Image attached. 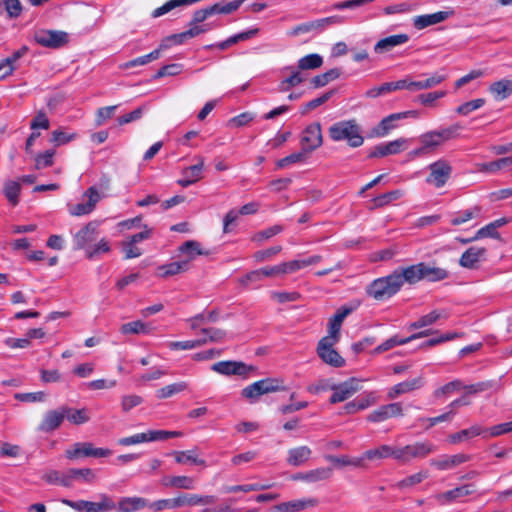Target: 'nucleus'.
I'll return each instance as SVG.
<instances>
[{
    "label": "nucleus",
    "mask_w": 512,
    "mask_h": 512,
    "mask_svg": "<svg viewBox=\"0 0 512 512\" xmlns=\"http://www.w3.org/2000/svg\"><path fill=\"white\" fill-rule=\"evenodd\" d=\"M211 369L221 375H237L242 378H248L250 373L256 371V367L253 365H247L242 361H219L211 366Z\"/></svg>",
    "instance_id": "7"
},
{
    "label": "nucleus",
    "mask_w": 512,
    "mask_h": 512,
    "mask_svg": "<svg viewBox=\"0 0 512 512\" xmlns=\"http://www.w3.org/2000/svg\"><path fill=\"white\" fill-rule=\"evenodd\" d=\"M341 70L339 68H333L325 73L314 76L311 79L313 88H321L327 85L329 82L336 80L340 77Z\"/></svg>",
    "instance_id": "42"
},
{
    "label": "nucleus",
    "mask_w": 512,
    "mask_h": 512,
    "mask_svg": "<svg viewBox=\"0 0 512 512\" xmlns=\"http://www.w3.org/2000/svg\"><path fill=\"white\" fill-rule=\"evenodd\" d=\"M334 94V90H330L326 93H324L323 95L315 98V99H312L310 100L309 102H307L303 108V110L301 111L302 114H305L307 113L308 111H311V110H314L316 109L317 107L323 105L324 103H326Z\"/></svg>",
    "instance_id": "62"
},
{
    "label": "nucleus",
    "mask_w": 512,
    "mask_h": 512,
    "mask_svg": "<svg viewBox=\"0 0 512 512\" xmlns=\"http://www.w3.org/2000/svg\"><path fill=\"white\" fill-rule=\"evenodd\" d=\"M283 381L278 378H265L256 381L241 391V396L247 399L250 403H255L259 400L260 396L268 393L285 390Z\"/></svg>",
    "instance_id": "3"
},
{
    "label": "nucleus",
    "mask_w": 512,
    "mask_h": 512,
    "mask_svg": "<svg viewBox=\"0 0 512 512\" xmlns=\"http://www.w3.org/2000/svg\"><path fill=\"white\" fill-rule=\"evenodd\" d=\"M151 331L148 324L141 320L132 321L129 323L122 324L120 332L124 335L128 334H149Z\"/></svg>",
    "instance_id": "44"
},
{
    "label": "nucleus",
    "mask_w": 512,
    "mask_h": 512,
    "mask_svg": "<svg viewBox=\"0 0 512 512\" xmlns=\"http://www.w3.org/2000/svg\"><path fill=\"white\" fill-rule=\"evenodd\" d=\"M187 387L188 385L186 382L173 383L157 390L156 395L159 399H166L173 396L174 394L186 390Z\"/></svg>",
    "instance_id": "49"
},
{
    "label": "nucleus",
    "mask_w": 512,
    "mask_h": 512,
    "mask_svg": "<svg viewBox=\"0 0 512 512\" xmlns=\"http://www.w3.org/2000/svg\"><path fill=\"white\" fill-rule=\"evenodd\" d=\"M419 140L421 144H424L425 148H427L429 152L442 145V143L439 141V138L436 136V132L434 131H429L422 134Z\"/></svg>",
    "instance_id": "63"
},
{
    "label": "nucleus",
    "mask_w": 512,
    "mask_h": 512,
    "mask_svg": "<svg viewBox=\"0 0 512 512\" xmlns=\"http://www.w3.org/2000/svg\"><path fill=\"white\" fill-rule=\"evenodd\" d=\"M318 500L315 498L292 500L283 502L274 507L275 512H299L307 508L315 507Z\"/></svg>",
    "instance_id": "24"
},
{
    "label": "nucleus",
    "mask_w": 512,
    "mask_h": 512,
    "mask_svg": "<svg viewBox=\"0 0 512 512\" xmlns=\"http://www.w3.org/2000/svg\"><path fill=\"white\" fill-rule=\"evenodd\" d=\"M446 95V91H434L425 94H420L416 97V101L424 106H432L433 103L443 98Z\"/></svg>",
    "instance_id": "64"
},
{
    "label": "nucleus",
    "mask_w": 512,
    "mask_h": 512,
    "mask_svg": "<svg viewBox=\"0 0 512 512\" xmlns=\"http://www.w3.org/2000/svg\"><path fill=\"white\" fill-rule=\"evenodd\" d=\"M100 502L88 501L86 512H108L116 507L115 502L106 494L100 496Z\"/></svg>",
    "instance_id": "41"
},
{
    "label": "nucleus",
    "mask_w": 512,
    "mask_h": 512,
    "mask_svg": "<svg viewBox=\"0 0 512 512\" xmlns=\"http://www.w3.org/2000/svg\"><path fill=\"white\" fill-rule=\"evenodd\" d=\"M182 68V64L178 63L164 65L153 76V79H159L165 76H176L181 73Z\"/></svg>",
    "instance_id": "61"
},
{
    "label": "nucleus",
    "mask_w": 512,
    "mask_h": 512,
    "mask_svg": "<svg viewBox=\"0 0 512 512\" xmlns=\"http://www.w3.org/2000/svg\"><path fill=\"white\" fill-rule=\"evenodd\" d=\"M471 459L470 455L459 453L452 456H442L439 459H432L430 465L438 470H448Z\"/></svg>",
    "instance_id": "25"
},
{
    "label": "nucleus",
    "mask_w": 512,
    "mask_h": 512,
    "mask_svg": "<svg viewBox=\"0 0 512 512\" xmlns=\"http://www.w3.org/2000/svg\"><path fill=\"white\" fill-rule=\"evenodd\" d=\"M178 251L184 254L187 257L185 260H189V262L199 255L207 256L210 254V251L202 249L200 242L196 240L185 241L179 246Z\"/></svg>",
    "instance_id": "29"
},
{
    "label": "nucleus",
    "mask_w": 512,
    "mask_h": 512,
    "mask_svg": "<svg viewBox=\"0 0 512 512\" xmlns=\"http://www.w3.org/2000/svg\"><path fill=\"white\" fill-rule=\"evenodd\" d=\"M461 389H463L462 382L460 380H454L436 389L434 391V396L436 398H440L442 396L450 395L454 391H458Z\"/></svg>",
    "instance_id": "60"
},
{
    "label": "nucleus",
    "mask_w": 512,
    "mask_h": 512,
    "mask_svg": "<svg viewBox=\"0 0 512 512\" xmlns=\"http://www.w3.org/2000/svg\"><path fill=\"white\" fill-rule=\"evenodd\" d=\"M429 175L426 178V183L433 185L436 188L443 187L450 179L452 174V166L445 159H439L429 164Z\"/></svg>",
    "instance_id": "6"
},
{
    "label": "nucleus",
    "mask_w": 512,
    "mask_h": 512,
    "mask_svg": "<svg viewBox=\"0 0 512 512\" xmlns=\"http://www.w3.org/2000/svg\"><path fill=\"white\" fill-rule=\"evenodd\" d=\"M486 249L482 247L472 246L463 252L459 259V264L463 268L475 269L478 262L484 258Z\"/></svg>",
    "instance_id": "22"
},
{
    "label": "nucleus",
    "mask_w": 512,
    "mask_h": 512,
    "mask_svg": "<svg viewBox=\"0 0 512 512\" xmlns=\"http://www.w3.org/2000/svg\"><path fill=\"white\" fill-rule=\"evenodd\" d=\"M21 186L17 181H7L3 188V193L9 203L16 206L19 203V194Z\"/></svg>",
    "instance_id": "46"
},
{
    "label": "nucleus",
    "mask_w": 512,
    "mask_h": 512,
    "mask_svg": "<svg viewBox=\"0 0 512 512\" xmlns=\"http://www.w3.org/2000/svg\"><path fill=\"white\" fill-rule=\"evenodd\" d=\"M329 389L333 391L330 397L331 404L343 402L360 390V381L352 377L342 383L331 385Z\"/></svg>",
    "instance_id": "11"
},
{
    "label": "nucleus",
    "mask_w": 512,
    "mask_h": 512,
    "mask_svg": "<svg viewBox=\"0 0 512 512\" xmlns=\"http://www.w3.org/2000/svg\"><path fill=\"white\" fill-rule=\"evenodd\" d=\"M174 456H175V461L178 464H185V463L191 462L196 465H202V466L206 465L205 460L197 458L193 450L176 451V452H174Z\"/></svg>",
    "instance_id": "50"
},
{
    "label": "nucleus",
    "mask_w": 512,
    "mask_h": 512,
    "mask_svg": "<svg viewBox=\"0 0 512 512\" xmlns=\"http://www.w3.org/2000/svg\"><path fill=\"white\" fill-rule=\"evenodd\" d=\"M405 143L406 140L400 138L388 143L378 144L369 151L368 158L385 157L388 155L398 154L402 151V146Z\"/></svg>",
    "instance_id": "20"
},
{
    "label": "nucleus",
    "mask_w": 512,
    "mask_h": 512,
    "mask_svg": "<svg viewBox=\"0 0 512 512\" xmlns=\"http://www.w3.org/2000/svg\"><path fill=\"white\" fill-rule=\"evenodd\" d=\"M512 165V157H503L495 161L481 163L478 165V170L481 172L495 173L503 168Z\"/></svg>",
    "instance_id": "43"
},
{
    "label": "nucleus",
    "mask_w": 512,
    "mask_h": 512,
    "mask_svg": "<svg viewBox=\"0 0 512 512\" xmlns=\"http://www.w3.org/2000/svg\"><path fill=\"white\" fill-rule=\"evenodd\" d=\"M434 450L435 446L430 442H416L404 447H396V460L406 464L416 458H425Z\"/></svg>",
    "instance_id": "5"
},
{
    "label": "nucleus",
    "mask_w": 512,
    "mask_h": 512,
    "mask_svg": "<svg viewBox=\"0 0 512 512\" xmlns=\"http://www.w3.org/2000/svg\"><path fill=\"white\" fill-rule=\"evenodd\" d=\"M430 333H431V330H425V331H421L416 334H413L407 338H400L398 335H394V336L390 337L389 339H387L386 341H384L383 343H381L380 345H378L372 351V353L373 354H381L385 351H388V350L394 348L397 345H404V344L411 342L414 339L426 337Z\"/></svg>",
    "instance_id": "18"
},
{
    "label": "nucleus",
    "mask_w": 512,
    "mask_h": 512,
    "mask_svg": "<svg viewBox=\"0 0 512 512\" xmlns=\"http://www.w3.org/2000/svg\"><path fill=\"white\" fill-rule=\"evenodd\" d=\"M309 158V153L301 148L300 151L292 153L276 161V169H284L292 164L305 163Z\"/></svg>",
    "instance_id": "35"
},
{
    "label": "nucleus",
    "mask_w": 512,
    "mask_h": 512,
    "mask_svg": "<svg viewBox=\"0 0 512 512\" xmlns=\"http://www.w3.org/2000/svg\"><path fill=\"white\" fill-rule=\"evenodd\" d=\"M443 317V314L437 310H433L430 313L420 317L417 321L412 322L409 325V329H419L422 327L430 326L436 323L440 318Z\"/></svg>",
    "instance_id": "47"
},
{
    "label": "nucleus",
    "mask_w": 512,
    "mask_h": 512,
    "mask_svg": "<svg viewBox=\"0 0 512 512\" xmlns=\"http://www.w3.org/2000/svg\"><path fill=\"white\" fill-rule=\"evenodd\" d=\"M304 81V78L301 76L300 72L294 71L292 74L286 79L282 80L279 84V91L286 92L291 87L297 86Z\"/></svg>",
    "instance_id": "57"
},
{
    "label": "nucleus",
    "mask_w": 512,
    "mask_h": 512,
    "mask_svg": "<svg viewBox=\"0 0 512 512\" xmlns=\"http://www.w3.org/2000/svg\"><path fill=\"white\" fill-rule=\"evenodd\" d=\"M421 266L422 263H418L406 268L396 269L393 272L394 278H397L396 281L399 282L400 289L404 283L415 284L420 280H423V271Z\"/></svg>",
    "instance_id": "16"
},
{
    "label": "nucleus",
    "mask_w": 512,
    "mask_h": 512,
    "mask_svg": "<svg viewBox=\"0 0 512 512\" xmlns=\"http://www.w3.org/2000/svg\"><path fill=\"white\" fill-rule=\"evenodd\" d=\"M100 222L97 220L88 222L73 237L74 249H87L96 240L99 234Z\"/></svg>",
    "instance_id": "13"
},
{
    "label": "nucleus",
    "mask_w": 512,
    "mask_h": 512,
    "mask_svg": "<svg viewBox=\"0 0 512 512\" xmlns=\"http://www.w3.org/2000/svg\"><path fill=\"white\" fill-rule=\"evenodd\" d=\"M149 431L145 433H138L132 436L123 437L118 440V444L121 446H130L144 442H150Z\"/></svg>",
    "instance_id": "59"
},
{
    "label": "nucleus",
    "mask_w": 512,
    "mask_h": 512,
    "mask_svg": "<svg viewBox=\"0 0 512 512\" xmlns=\"http://www.w3.org/2000/svg\"><path fill=\"white\" fill-rule=\"evenodd\" d=\"M64 412L63 405L56 409L46 411L37 426V431L50 434L59 429L65 420Z\"/></svg>",
    "instance_id": "12"
},
{
    "label": "nucleus",
    "mask_w": 512,
    "mask_h": 512,
    "mask_svg": "<svg viewBox=\"0 0 512 512\" xmlns=\"http://www.w3.org/2000/svg\"><path fill=\"white\" fill-rule=\"evenodd\" d=\"M76 138V133H67L62 129H57L51 133L50 142L55 144V146H62L73 141Z\"/></svg>",
    "instance_id": "52"
},
{
    "label": "nucleus",
    "mask_w": 512,
    "mask_h": 512,
    "mask_svg": "<svg viewBox=\"0 0 512 512\" xmlns=\"http://www.w3.org/2000/svg\"><path fill=\"white\" fill-rule=\"evenodd\" d=\"M402 196H403V191L398 190V189L378 195L371 200L370 209H375V208H380V207L386 206L389 203H391L395 200H398Z\"/></svg>",
    "instance_id": "40"
},
{
    "label": "nucleus",
    "mask_w": 512,
    "mask_h": 512,
    "mask_svg": "<svg viewBox=\"0 0 512 512\" xmlns=\"http://www.w3.org/2000/svg\"><path fill=\"white\" fill-rule=\"evenodd\" d=\"M424 79L413 81L412 80V92L433 88L441 84L446 79V75L435 72L432 75L426 77L425 74L421 75Z\"/></svg>",
    "instance_id": "28"
},
{
    "label": "nucleus",
    "mask_w": 512,
    "mask_h": 512,
    "mask_svg": "<svg viewBox=\"0 0 512 512\" xmlns=\"http://www.w3.org/2000/svg\"><path fill=\"white\" fill-rule=\"evenodd\" d=\"M300 143L309 154L319 148L322 145L321 125L318 122L308 125L302 132Z\"/></svg>",
    "instance_id": "14"
},
{
    "label": "nucleus",
    "mask_w": 512,
    "mask_h": 512,
    "mask_svg": "<svg viewBox=\"0 0 512 512\" xmlns=\"http://www.w3.org/2000/svg\"><path fill=\"white\" fill-rule=\"evenodd\" d=\"M422 263V271H423V279L435 282V281H441L446 278H448L449 273L446 269L440 268V267H432L428 264Z\"/></svg>",
    "instance_id": "37"
},
{
    "label": "nucleus",
    "mask_w": 512,
    "mask_h": 512,
    "mask_svg": "<svg viewBox=\"0 0 512 512\" xmlns=\"http://www.w3.org/2000/svg\"><path fill=\"white\" fill-rule=\"evenodd\" d=\"M311 454L312 451L308 446L292 448L288 451L287 462L288 464L297 467L308 461Z\"/></svg>",
    "instance_id": "32"
},
{
    "label": "nucleus",
    "mask_w": 512,
    "mask_h": 512,
    "mask_svg": "<svg viewBox=\"0 0 512 512\" xmlns=\"http://www.w3.org/2000/svg\"><path fill=\"white\" fill-rule=\"evenodd\" d=\"M166 48H168V45L165 43H161L158 49L153 50L149 54L128 61L125 64V68H133L140 65H146L151 61L157 60L160 57L161 50Z\"/></svg>",
    "instance_id": "38"
},
{
    "label": "nucleus",
    "mask_w": 512,
    "mask_h": 512,
    "mask_svg": "<svg viewBox=\"0 0 512 512\" xmlns=\"http://www.w3.org/2000/svg\"><path fill=\"white\" fill-rule=\"evenodd\" d=\"M366 459H384L392 457L396 460V447L389 445H381L378 448L367 450L364 453Z\"/></svg>",
    "instance_id": "39"
},
{
    "label": "nucleus",
    "mask_w": 512,
    "mask_h": 512,
    "mask_svg": "<svg viewBox=\"0 0 512 512\" xmlns=\"http://www.w3.org/2000/svg\"><path fill=\"white\" fill-rule=\"evenodd\" d=\"M149 502L142 497H124L118 502L120 512H134L149 507Z\"/></svg>",
    "instance_id": "31"
},
{
    "label": "nucleus",
    "mask_w": 512,
    "mask_h": 512,
    "mask_svg": "<svg viewBox=\"0 0 512 512\" xmlns=\"http://www.w3.org/2000/svg\"><path fill=\"white\" fill-rule=\"evenodd\" d=\"M485 104V99L478 98L465 102L457 107L456 112L460 115L466 116L474 110L481 108Z\"/></svg>",
    "instance_id": "56"
},
{
    "label": "nucleus",
    "mask_w": 512,
    "mask_h": 512,
    "mask_svg": "<svg viewBox=\"0 0 512 512\" xmlns=\"http://www.w3.org/2000/svg\"><path fill=\"white\" fill-rule=\"evenodd\" d=\"M63 410L65 411V418L74 425H82L90 420V415L86 408L73 409L63 405Z\"/></svg>",
    "instance_id": "34"
},
{
    "label": "nucleus",
    "mask_w": 512,
    "mask_h": 512,
    "mask_svg": "<svg viewBox=\"0 0 512 512\" xmlns=\"http://www.w3.org/2000/svg\"><path fill=\"white\" fill-rule=\"evenodd\" d=\"M207 343V340L173 341L168 344L171 350H191Z\"/></svg>",
    "instance_id": "55"
},
{
    "label": "nucleus",
    "mask_w": 512,
    "mask_h": 512,
    "mask_svg": "<svg viewBox=\"0 0 512 512\" xmlns=\"http://www.w3.org/2000/svg\"><path fill=\"white\" fill-rule=\"evenodd\" d=\"M409 41V36L405 33L390 35L388 37L380 39L374 45V52L377 54H383L391 51L397 46L403 45Z\"/></svg>",
    "instance_id": "21"
},
{
    "label": "nucleus",
    "mask_w": 512,
    "mask_h": 512,
    "mask_svg": "<svg viewBox=\"0 0 512 512\" xmlns=\"http://www.w3.org/2000/svg\"><path fill=\"white\" fill-rule=\"evenodd\" d=\"M403 416V407L400 402L382 405L368 414L369 422L378 423L386 421L393 417Z\"/></svg>",
    "instance_id": "15"
},
{
    "label": "nucleus",
    "mask_w": 512,
    "mask_h": 512,
    "mask_svg": "<svg viewBox=\"0 0 512 512\" xmlns=\"http://www.w3.org/2000/svg\"><path fill=\"white\" fill-rule=\"evenodd\" d=\"M423 386V379L422 377H417L411 380H406L403 382H400L393 387H391L387 392V398L388 399H395L398 396L420 389Z\"/></svg>",
    "instance_id": "23"
},
{
    "label": "nucleus",
    "mask_w": 512,
    "mask_h": 512,
    "mask_svg": "<svg viewBox=\"0 0 512 512\" xmlns=\"http://www.w3.org/2000/svg\"><path fill=\"white\" fill-rule=\"evenodd\" d=\"M472 488V484H466L460 487H456L455 489L446 491L444 493L437 494L435 498L441 505H444L447 503H451L460 497L472 494L474 491Z\"/></svg>",
    "instance_id": "27"
},
{
    "label": "nucleus",
    "mask_w": 512,
    "mask_h": 512,
    "mask_svg": "<svg viewBox=\"0 0 512 512\" xmlns=\"http://www.w3.org/2000/svg\"><path fill=\"white\" fill-rule=\"evenodd\" d=\"M55 150H46L35 156V169L41 170L51 167L54 164Z\"/></svg>",
    "instance_id": "51"
},
{
    "label": "nucleus",
    "mask_w": 512,
    "mask_h": 512,
    "mask_svg": "<svg viewBox=\"0 0 512 512\" xmlns=\"http://www.w3.org/2000/svg\"><path fill=\"white\" fill-rule=\"evenodd\" d=\"M338 342L319 340L316 348L318 357L327 365L340 368L345 365V359L333 348Z\"/></svg>",
    "instance_id": "9"
},
{
    "label": "nucleus",
    "mask_w": 512,
    "mask_h": 512,
    "mask_svg": "<svg viewBox=\"0 0 512 512\" xmlns=\"http://www.w3.org/2000/svg\"><path fill=\"white\" fill-rule=\"evenodd\" d=\"M481 212V208L479 206H474L470 209H467L465 211L457 212L453 215V217L450 220V223L453 226L461 225L465 222L470 221L471 219L477 217Z\"/></svg>",
    "instance_id": "45"
},
{
    "label": "nucleus",
    "mask_w": 512,
    "mask_h": 512,
    "mask_svg": "<svg viewBox=\"0 0 512 512\" xmlns=\"http://www.w3.org/2000/svg\"><path fill=\"white\" fill-rule=\"evenodd\" d=\"M323 58L319 54H308L298 61V68L301 70H312L321 67Z\"/></svg>",
    "instance_id": "48"
},
{
    "label": "nucleus",
    "mask_w": 512,
    "mask_h": 512,
    "mask_svg": "<svg viewBox=\"0 0 512 512\" xmlns=\"http://www.w3.org/2000/svg\"><path fill=\"white\" fill-rule=\"evenodd\" d=\"M461 128H462L461 125L453 124L447 128H442L440 130H434V132H436L437 138H439V141L443 144L444 142L457 137Z\"/></svg>",
    "instance_id": "54"
},
{
    "label": "nucleus",
    "mask_w": 512,
    "mask_h": 512,
    "mask_svg": "<svg viewBox=\"0 0 512 512\" xmlns=\"http://www.w3.org/2000/svg\"><path fill=\"white\" fill-rule=\"evenodd\" d=\"M394 278V274L375 279L366 288V293L377 301L388 299L395 295L399 290V282Z\"/></svg>",
    "instance_id": "4"
},
{
    "label": "nucleus",
    "mask_w": 512,
    "mask_h": 512,
    "mask_svg": "<svg viewBox=\"0 0 512 512\" xmlns=\"http://www.w3.org/2000/svg\"><path fill=\"white\" fill-rule=\"evenodd\" d=\"M397 113H393L383 118L379 124L373 129V134L377 137L386 136L391 130L397 127L396 122L401 120L400 118H394Z\"/></svg>",
    "instance_id": "36"
},
{
    "label": "nucleus",
    "mask_w": 512,
    "mask_h": 512,
    "mask_svg": "<svg viewBox=\"0 0 512 512\" xmlns=\"http://www.w3.org/2000/svg\"><path fill=\"white\" fill-rule=\"evenodd\" d=\"M489 92L498 101L508 98L512 94V80L501 79L492 83L489 86Z\"/></svg>",
    "instance_id": "30"
},
{
    "label": "nucleus",
    "mask_w": 512,
    "mask_h": 512,
    "mask_svg": "<svg viewBox=\"0 0 512 512\" xmlns=\"http://www.w3.org/2000/svg\"><path fill=\"white\" fill-rule=\"evenodd\" d=\"M109 251L110 246L108 241L101 239L97 244L87 247L86 256L88 259H94L99 254L107 253Z\"/></svg>",
    "instance_id": "58"
},
{
    "label": "nucleus",
    "mask_w": 512,
    "mask_h": 512,
    "mask_svg": "<svg viewBox=\"0 0 512 512\" xmlns=\"http://www.w3.org/2000/svg\"><path fill=\"white\" fill-rule=\"evenodd\" d=\"M112 451L108 448H94L90 442H78L71 448L67 449L65 455L68 459H76L79 457H108Z\"/></svg>",
    "instance_id": "8"
},
{
    "label": "nucleus",
    "mask_w": 512,
    "mask_h": 512,
    "mask_svg": "<svg viewBox=\"0 0 512 512\" xmlns=\"http://www.w3.org/2000/svg\"><path fill=\"white\" fill-rule=\"evenodd\" d=\"M34 40L42 47L57 49L68 42V34L63 31L38 30L34 33Z\"/></svg>",
    "instance_id": "10"
},
{
    "label": "nucleus",
    "mask_w": 512,
    "mask_h": 512,
    "mask_svg": "<svg viewBox=\"0 0 512 512\" xmlns=\"http://www.w3.org/2000/svg\"><path fill=\"white\" fill-rule=\"evenodd\" d=\"M189 270V260L175 261L158 268L159 276L166 278Z\"/></svg>",
    "instance_id": "33"
},
{
    "label": "nucleus",
    "mask_w": 512,
    "mask_h": 512,
    "mask_svg": "<svg viewBox=\"0 0 512 512\" xmlns=\"http://www.w3.org/2000/svg\"><path fill=\"white\" fill-rule=\"evenodd\" d=\"M328 132L333 141L346 140L353 148L360 147L364 142L362 128L355 119L336 122L330 126Z\"/></svg>",
    "instance_id": "1"
},
{
    "label": "nucleus",
    "mask_w": 512,
    "mask_h": 512,
    "mask_svg": "<svg viewBox=\"0 0 512 512\" xmlns=\"http://www.w3.org/2000/svg\"><path fill=\"white\" fill-rule=\"evenodd\" d=\"M259 32V29L258 28H252V29H249L247 31H244V32H240L238 34H235V35H232L230 36L229 38H227L226 40L222 41V42H219V43H216V44H210V45H206L204 48L205 49H212V48H218L219 50H226L228 47L234 45V44H237L241 41H246L248 39H251L252 37H254L255 35H257Z\"/></svg>",
    "instance_id": "26"
},
{
    "label": "nucleus",
    "mask_w": 512,
    "mask_h": 512,
    "mask_svg": "<svg viewBox=\"0 0 512 512\" xmlns=\"http://www.w3.org/2000/svg\"><path fill=\"white\" fill-rule=\"evenodd\" d=\"M270 484H245V485H235V486H226L224 487V492L226 493H235V492H251V491H260L270 488Z\"/></svg>",
    "instance_id": "53"
},
{
    "label": "nucleus",
    "mask_w": 512,
    "mask_h": 512,
    "mask_svg": "<svg viewBox=\"0 0 512 512\" xmlns=\"http://www.w3.org/2000/svg\"><path fill=\"white\" fill-rule=\"evenodd\" d=\"M453 15V10L438 11L432 14L419 15L413 18V25L416 29L422 30L426 27L444 22Z\"/></svg>",
    "instance_id": "17"
},
{
    "label": "nucleus",
    "mask_w": 512,
    "mask_h": 512,
    "mask_svg": "<svg viewBox=\"0 0 512 512\" xmlns=\"http://www.w3.org/2000/svg\"><path fill=\"white\" fill-rule=\"evenodd\" d=\"M215 501L216 497L213 495L180 494L175 498L154 501L149 504V508L154 512H160L165 509H177L183 506L213 504Z\"/></svg>",
    "instance_id": "2"
},
{
    "label": "nucleus",
    "mask_w": 512,
    "mask_h": 512,
    "mask_svg": "<svg viewBox=\"0 0 512 512\" xmlns=\"http://www.w3.org/2000/svg\"><path fill=\"white\" fill-rule=\"evenodd\" d=\"M198 160L199 162L197 164L186 167L182 170V178L177 181L180 186L188 187L202 179L204 159L199 157Z\"/></svg>",
    "instance_id": "19"
}]
</instances>
